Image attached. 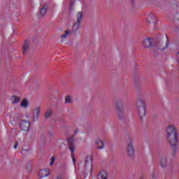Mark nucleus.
Wrapping results in <instances>:
<instances>
[{
  "label": "nucleus",
  "mask_w": 179,
  "mask_h": 179,
  "mask_svg": "<svg viewBox=\"0 0 179 179\" xmlns=\"http://www.w3.org/2000/svg\"><path fill=\"white\" fill-rule=\"evenodd\" d=\"M166 138L169 143L176 149L178 143V134L177 133V129L173 126H169L166 129Z\"/></svg>",
  "instance_id": "f257e3e1"
},
{
  "label": "nucleus",
  "mask_w": 179,
  "mask_h": 179,
  "mask_svg": "<svg viewBox=\"0 0 179 179\" xmlns=\"http://www.w3.org/2000/svg\"><path fill=\"white\" fill-rule=\"evenodd\" d=\"M74 136H71L67 138V145L69 146V149L71 151V157L72 158L73 163L74 166L76 164V159L75 158V150H76V147L75 146V139H73Z\"/></svg>",
  "instance_id": "f03ea898"
},
{
  "label": "nucleus",
  "mask_w": 179,
  "mask_h": 179,
  "mask_svg": "<svg viewBox=\"0 0 179 179\" xmlns=\"http://www.w3.org/2000/svg\"><path fill=\"white\" fill-rule=\"evenodd\" d=\"M115 111L120 120L125 118V113H124V101L119 100L115 105Z\"/></svg>",
  "instance_id": "7ed1b4c3"
},
{
  "label": "nucleus",
  "mask_w": 179,
  "mask_h": 179,
  "mask_svg": "<svg viewBox=\"0 0 179 179\" xmlns=\"http://www.w3.org/2000/svg\"><path fill=\"white\" fill-rule=\"evenodd\" d=\"M127 155L129 157H132L135 155V147L134 146V138L128 137L127 138Z\"/></svg>",
  "instance_id": "20e7f679"
},
{
  "label": "nucleus",
  "mask_w": 179,
  "mask_h": 179,
  "mask_svg": "<svg viewBox=\"0 0 179 179\" xmlns=\"http://www.w3.org/2000/svg\"><path fill=\"white\" fill-rule=\"evenodd\" d=\"M137 110L138 114L140 118L142 120V118L146 115V106H145V103H143L142 101H139L137 103Z\"/></svg>",
  "instance_id": "39448f33"
},
{
  "label": "nucleus",
  "mask_w": 179,
  "mask_h": 179,
  "mask_svg": "<svg viewBox=\"0 0 179 179\" xmlns=\"http://www.w3.org/2000/svg\"><path fill=\"white\" fill-rule=\"evenodd\" d=\"M82 19H83V14L82 13H78L77 22L74 24L73 27L76 31H78L79 29H80V22H82Z\"/></svg>",
  "instance_id": "423d86ee"
},
{
  "label": "nucleus",
  "mask_w": 179,
  "mask_h": 179,
  "mask_svg": "<svg viewBox=\"0 0 179 179\" xmlns=\"http://www.w3.org/2000/svg\"><path fill=\"white\" fill-rule=\"evenodd\" d=\"M143 47L144 48H152L153 47L152 40L150 38H147L143 41Z\"/></svg>",
  "instance_id": "0eeeda50"
},
{
  "label": "nucleus",
  "mask_w": 179,
  "mask_h": 179,
  "mask_svg": "<svg viewBox=\"0 0 179 179\" xmlns=\"http://www.w3.org/2000/svg\"><path fill=\"white\" fill-rule=\"evenodd\" d=\"M20 128L22 131H29V129L30 128V123L29 122L22 120L20 123Z\"/></svg>",
  "instance_id": "6e6552de"
},
{
  "label": "nucleus",
  "mask_w": 179,
  "mask_h": 179,
  "mask_svg": "<svg viewBox=\"0 0 179 179\" xmlns=\"http://www.w3.org/2000/svg\"><path fill=\"white\" fill-rule=\"evenodd\" d=\"M41 110V108L40 106H38L33 110L34 121H37L38 120V115H40Z\"/></svg>",
  "instance_id": "1a4fd4ad"
},
{
  "label": "nucleus",
  "mask_w": 179,
  "mask_h": 179,
  "mask_svg": "<svg viewBox=\"0 0 179 179\" xmlns=\"http://www.w3.org/2000/svg\"><path fill=\"white\" fill-rule=\"evenodd\" d=\"M38 176L41 177V178L48 177V176H50V169H41L39 171Z\"/></svg>",
  "instance_id": "9d476101"
},
{
  "label": "nucleus",
  "mask_w": 179,
  "mask_h": 179,
  "mask_svg": "<svg viewBox=\"0 0 179 179\" xmlns=\"http://www.w3.org/2000/svg\"><path fill=\"white\" fill-rule=\"evenodd\" d=\"M95 145H96L97 149H99V150L103 149V148H104V143L99 138L96 140Z\"/></svg>",
  "instance_id": "9b49d317"
},
{
  "label": "nucleus",
  "mask_w": 179,
  "mask_h": 179,
  "mask_svg": "<svg viewBox=\"0 0 179 179\" xmlns=\"http://www.w3.org/2000/svg\"><path fill=\"white\" fill-rule=\"evenodd\" d=\"M148 23H156L157 22V20L156 19V15H151L148 18Z\"/></svg>",
  "instance_id": "f8f14e48"
},
{
  "label": "nucleus",
  "mask_w": 179,
  "mask_h": 179,
  "mask_svg": "<svg viewBox=\"0 0 179 179\" xmlns=\"http://www.w3.org/2000/svg\"><path fill=\"white\" fill-rule=\"evenodd\" d=\"M11 103L12 104H17V103H20V98L16 96H11Z\"/></svg>",
  "instance_id": "ddd939ff"
},
{
  "label": "nucleus",
  "mask_w": 179,
  "mask_h": 179,
  "mask_svg": "<svg viewBox=\"0 0 179 179\" xmlns=\"http://www.w3.org/2000/svg\"><path fill=\"white\" fill-rule=\"evenodd\" d=\"M48 10V6L47 5H45L40 10V15L41 16H45V13H47V10Z\"/></svg>",
  "instance_id": "4468645a"
},
{
  "label": "nucleus",
  "mask_w": 179,
  "mask_h": 179,
  "mask_svg": "<svg viewBox=\"0 0 179 179\" xmlns=\"http://www.w3.org/2000/svg\"><path fill=\"white\" fill-rule=\"evenodd\" d=\"M21 107H24V108H27L29 107V101L27 99H24L20 103Z\"/></svg>",
  "instance_id": "2eb2a0df"
},
{
  "label": "nucleus",
  "mask_w": 179,
  "mask_h": 179,
  "mask_svg": "<svg viewBox=\"0 0 179 179\" xmlns=\"http://www.w3.org/2000/svg\"><path fill=\"white\" fill-rule=\"evenodd\" d=\"M29 51V41H25L23 45V54H26Z\"/></svg>",
  "instance_id": "dca6fc26"
},
{
  "label": "nucleus",
  "mask_w": 179,
  "mask_h": 179,
  "mask_svg": "<svg viewBox=\"0 0 179 179\" xmlns=\"http://www.w3.org/2000/svg\"><path fill=\"white\" fill-rule=\"evenodd\" d=\"M93 162V157L91 155H88L85 159V164H90L92 166V163Z\"/></svg>",
  "instance_id": "f3484780"
},
{
  "label": "nucleus",
  "mask_w": 179,
  "mask_h": 179,
  "mask_svg": "<svg viewBox=\"0 0 179 179\" xmlns=\"http://www.w3.org/2000/svg\"><path fill=\"white\" fill-rule=\"evenodd\" d=\"M107 173L101 172L98 176V179H107Z\"/></svg>",
  "instance_id": "a211bd4d"
},
{
  "label": "nucleus",
  "mask_w": 179,
  "mask_h": 179,
  "mask_svg": "<svg viewBox=\"0 0 179 179\" xmlns=\"http://www.w3.org/2000/svg\"><path fill=\"white\" fill-rule=\"evenodd\" d=\"M52 113L51 112V110H48L45 114V118H50L51 117Z\"/></svg>",
  "instance_id": "6ab92c4d"
},
{
  "label": "nucleus",
  "mask_w": 179,
  "mask_h": 179,
  "mask_svg": "<svg viewBox=\"0 0 179 179\" xmlns=\"http://www.w3.org/2000/svg\"><path fill=\"white\" fill-rule=\"evenodd\" d=\"M160 164L162 167H166V165L167 164V160L166 159H162L160 161Z\"/></svg>",
  "instance_id": "aec40b11"
},
{
  "label": "nucleus",
  "mask_w": 179,
  "mask_h": 179,
  "mask_svg": "<svg viewBox=\"0 0 179 179\" xmlns=\"http://www.w3.org/2000/svg\"><path fill=\"white\" fill-rule=\"evenodd\" d=\"M69 30H66V31H65V34H63L62 36H61V38H62V39H64V38H66V37H68V36H69Z\"/></svg>",
  "instance_id": "412c9836"
},
{
  "label": "nucleus",
  "mask_w": 179,
  "mask_h": 179,
  "mask_svg": "<svg viewBox=\"0 0 179 179\" xmlns=\"http://www.w3.org/2000/svg\"><path fill=\"white\" fill-rule=\"evenodd\" d=\"M54 162H55V157H52L50 159L49 166H54Z\"/></svg>",
  "instance_id": "4be33fe9"
},
{
  "label": "nucleus",
  "mask_w": 179,
  "mask_h": 179,
  "mask_svg": "<svg viewBox=\"0 0 179 179\" xmlns=\"http://www.w3.org/2000/svg\"><path fill=\"white\" fill-rule=\"evenodd\" d=\"M65 102L66 103H71L72 102V97L68 96H66L65 98Z\"/></svg>",
  "instance_id": "5701e85b"
},
{
  "label": "nucleus",
  "mask_w": 179,
  "mask_h": 179,
  "mask_svg": "<svg viewBox=\"0 0 179 179\" xmlns=\"http://www.w3.org/2000/svg\"><path fill=\"white\" fill-rule=\"evenodd\" d=\"M27 172L30 174V173H31V166L29 165L27 167Z\"/></svg>",
  "instance_id": "b1692460"
},
{
  "label": "nucleus",
  "mask_w": 179,
  "mask_h": 179,
  "mask_svg": "<svg viewBox=\"0 0 179 179\" xmlns=\"http://www.w3.org/2000/svg\"><path fill=\"white\" fill-rule=\"evenodd\" d=\"M167 47H169V39L166 40L165 48H167Z\"/></svg>",
  "instance_id": "393cba45"
},
{
  "label": "nucleus",
  "mask_w": 179,
  "mask_h": 179,
  "mask_svg": "<svg viewBox=\"0 0 179 179\" xmlns=\"http://www.w3.org/2000/svg\"><path fill=\"white\" fill-rule=\"evenodd\" d=\"M176 57H177L178 62H179V51L178 52Z\"/></svg>",
  "instance_id": "a878e982"
},
{
  "label": "nucleus",
  "mask_w": 179,
  "mask_h": 179,
  "mask_svg": "<svg viewBox=\"0 0 179 179\" xmlns=\"http://www.w3.org/2000/svg\"><path fill=\"white\" fill-rule=\"evenodd\" d=\"M14 149H17V143H16L15 145H14Z\"/></svg>",
  "instance_id": "bb28decb"
},
{
  "label": "nucleus",
  "mask_w": 179,
  "mask_h": 179,
  "mask_svg": "<svg viewBox=\"0 0 179 179\" xmlns=\"http://www.w3.org/2000/svg\"><path fill=\"white\" fill-rule=\"evenodd\" d=\"M57 179H64V178H62V176H59Z\"/></svg>",
  "instance_id": "cd10ccee"
},
{
  "label": "nucleus",
  "mask_w": 179,
  "mask_h": 179,
  "mask_svg": "<svg viewBox=\"0 0 179 179\" xmlns=\"http://www.w3.org/2000/svg\"><path fill=\"white\" fill-rule=\"evenodd\" d=\"M166 48H160L159 50H165Z\"/></svg>",
  "instance_id": "c85d7f7f"
},
{
  "label": "nucleus",
  "mask_w": 179,
  "mask_h": 179,
  "mask_svg": "<svg viewBox=\"0 0 179 179\" xmlns=\"http://www.w3.org/2000/svg\"><path fill=\"white\" fill-rule=\"evenodd\" d=\"M75 134H78V130H76V131H75Z\"/></svg>",
  "instance_id": "c756f323"
},
{
  "label": "nucleus",
  "mask_w": 179,
  "mask_h": 179,
  "mask_svg": "<svg viewBox=\"0 0 179 179\" xmlns=\"http://www.w3.org/2000/svg\"><path fill=\"white\" fill-rule=\"evenodd\" d=\"M131 1H134V0H131Z\"/></svg>",
  "instance_id": "7c9ffc66"
}]
</instances>
